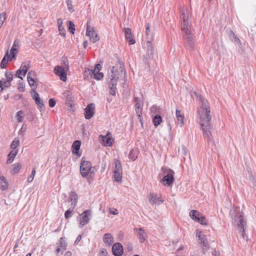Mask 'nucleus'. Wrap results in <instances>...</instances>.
Here are the masks:
<instances>
[{"label":"nucleus","mask_w":256,"mask_h":256,"mask_svg":"<svg viewBox=\"0 0 256 256\" xmlns=\"http://www.w3.org/2000/svg\"><path fill=\"white\" fill-rule=\"evenodd\" d=\"M196 96L199 98L200 106L198 108V114L200 118V126L203 130L204 136L207 138L209 142H212L210 120L212 118L210 113V108L208 101L199 94L194 92Z\"/></svg>","instance_id":"1"},{"label":"nucleus","mask_w":256,"mask_h":256,"mask_svg":"<svg viewBox=\"0 0 256 256\" xmlns=\"http://www.w3.org/2000/svg\"><path fill=\"white\" fill-rule=\"evenodd\" d=\"M180 18L181 20L182 30H186L192 28V14L188 8H183L180 10Z\"/></svg>","instance_id":"2"},{"label":"nucleus","mask_w":256,"mask_h":256,"mask_svg":"<svg viewBox=\"0 0 256 256\" xmlns=\"http://www.w3.org/2000/svg\"><path fill=\"white\" fill-rule=\"evenodd\" d=\"M231 217L237 226H242V228L244 227L246 224L244 214L240 212L239 208H236L234 209L231 213Z\"/></svg>","instance_id":"3"},{"label":"nucleus","mask_w":256,"mask_h":256,"mask_svg":"<svg viewBox=\"0 0 256 256\" xmlns=\"http://www.w3.org/2000/svg\"><path fill=\"white\" fill-rule=\"evenodd\" d=\"M94 169L90 161L86 160L84 157L82 158L80 170L82 177H86L89 173H94Z\"/></svg>","instance_id":"4"},{"label":"nucleus","mask_w":256,"mask_h":256,"mask_svg":"<svg viewBox=\"0 0 256 256\" xmlns=\"http://www.w3.org/2000/svg\"><path fill=\"white\" fill-rule=\"evenodd\" d=\"M92 211L90 210H88L84 211L80 215V227L82 228L90 220Z\"/></svg>","instance_id":"5"},{"label":"nucleus","mask_w":256,"mask_h":256,"mask_svg":"<svg viewBox=\"0 0 256 256\" xmlns=\"http://www.w3.org/2000/svg\"><path fill=\"white\" fill-rule=\"evenodd\" d=\"M184 32V36L186 41V46L192 50L194 48V42L192 38V28L189 29L188 32L186 30H182Z\"/></svg>","instance_id":"6"},{"label":"nucleus","mask_w":256,"mask_h":256,"mask_svg":"<svg viewBox=\"0 0 256 256\" xmlns=\"http://www.w3.org/2000/svg\"><path fill=\"white\" fill-rule=\"evenodd\" d=\"M27 78L30 86L32 88L34 87V88H36L37 87L36 82H37L38 80L36 78V72L34 70L30 71L28 72Z\"/></svg>","instance_id":"7"},{"label":"nucleus","mask_w":256,"mask_h":256,"mask_svg":"<svg viewBox=\"0 0 256 256\" xmlns=\"http://www.w3.org/2000/svg\"><path fill=\"white\" fill-rule=\"evenodd\" d=\"M134 231L136 234L140 242L141 243L144 242L147 238V235L144 230L142 228H134Z\"/></svg>","instance_id":"8"},{"label":"nucleus","mask_w":256,"mask_h":256,"mask_svg":"<svg viewBox=\"0 0 256 256\" xmlns=\"http://www.w3.org/2000/svg\"><path fill=\"white\" fill-rule=\"evenodd\" d=\"M54 73L60 76L61 80L66 82V74L64 68L59 66H56L54 70Z\"/></svg>","instance_id":"9"},{"label":"nucleus","mask_w":256,"mask_h":256,"mask_svg":"<svg viewBox=\"0 0 256 256\" xmlns=\"http://www.w3.org/2000/svg\"><path fill=\"white\" fill-rule=\"evenodd\" d=\"M112 252L115 256H121L124 253L122 244L119 242L114 244L112 247Z\"/></svg>","instance_id":"10"},{"label":"nucleus","mask_w":256,"mask_h":256,"mask_svg":"<svg viewBox=\"0 0 256 256\" xmlns=\"http://www.w3.org/2000/svg\"><path fill=\"white\" fill-rule=\"evenodd\" d=\"M86 34L90 37V40L92 43L96 42L99 40L97 34L92 29L91 30L90 27L88 26H87Z\"/></svg>","instance_id":"11"},{"label":"nucleus","mask_w":256,"mask_h":256,"mask_svg":"<svg viewBox=\"0 0 256 256\" xmlns=\"http://www.w3.org/2000/svg\"><path fill=\"white\" fill-rule=\"evenodd\" d=\"M198 236L199 238L200 244H202V250L204 251L207 250L209 248V245L206 236L202 234V232H200L198 234Z\"/></svg>","instance_id":"12"},{"label":"nucleus","mask_w":256,"mask_h":256,"mask_svg":"<svg viewBox=\"0 0 256 256\" xmlns=\"http://www.w3.org/2000/svg\"><path fill=\"white\" fill-rule=\"evenodd\" d=\"M94 104H88L85 108V118L87 120L90 119L94 114Z\"/></svg>","instance_id":"13"},{"label":"nucleus","mask_w":256,"mask_h":256,"mask_svg":"<svg viewBox=\"0 0 256 256\" xmlns=\"http://www.w3.org/2000/svg\"><path fill=\"white\" fill-rule=\"evenodd\" d=\"M124 32L125 34V37L126 40L129 42L130 44H135L136 41L134 38V36L132 34V30L129 28H124Z\"/></svg>","instance_id":"14"},{"label":"nucleus","mask_w":256,"mask_h":256,"mask_svg":"<svg viewBox=\"0 0 256 256\" xmlns=\"http://www.w3.org/2000/svg\"><path fill=\"white\" fill-rule=\"evenodd\" d=\"M174 174H168L165 175L161 180V182H163L165 186H170L174 181Z\"/></svg>","instance_id":"15"},{"label":"nucleus","mask_w":256,"mask_h":256,"mask_svg":"<svg viewBox=\"0 0 256 256\" xmlns=\"http://www.w3.org/2000/svg\"><path fill=\"white\" fill-rule=\"evenodd\" d=\"M78 202V196L74 192H71L69 194V198H68V202H70V206L72 207V209H74L76 206Z\"/></svg>","instance_id":"16"},{"label":"nucleus","mask_w":256,"mask_h":256,"mask_svg":"<svg viewBox=\"0 0 256 256\" xmlns=\"http://www.w3.org/2000/svg\"><path fill=\"white\" fill-rule=\"evenodd\" d=\"M32 95L33 99L35 100L36 104L40 108H42L44 106V103L42 100L40 99L39 94L34 89H32Z\"/></svg>","instance_id":"17"},{"label":"nucleus","mask_w":256,"mask_h":256,"mask_svg":"<svg viewBox=\"0 0 256 256\" xmlns=\"http://www.w3.org/2000/svg\"><path fill=\"white\" fill-rule=\"evenodd\" d=\"M102 143L104 146H110L112 145L113 139L108 133L104 136H102Z\"/></svg>","instance_id":"18"},{"label":"nucleus","mask_w":256,"mask_h":256,"mask_svg":"<svg viewBox=\"0 0 256 256\" xmlns=\"http://www.w3.org/2000/svg\"><path fill=\"white\" fill-rule=\"evenodd\" d=\"M67 244L64 238H60L59 240V242L58 244V248L56 250V252L58 254L60 252H62L66 248Z\"/></svg>","instance_id":"19"},{"label":"nucleus","mask_w":256,"mask_h":256,"mask_svg":"<svg viewBox=\"0 0 256 256\" xmlns=\"http://www.w3.org/2000/svg\"><path fill=\"white\" fill-rule=\"evenodd\" d=\"M81 142L80 140H75L72 144V152L76 154L78 156H81V153L80 152L79 150L80 147Z\"/></svg>","instance_id":"20"},{"label":"nucleus","mask_w":256,"mask_h":256,"mask_svg":"<svg viewBox=\"0 0 256 256\" xmlns=\"http://www.w3.org/2000/svg\"><path fill=\"white\" fill-rule=\"evenodd\" d=\"M103 242L108 246H110L114 242V238L110 233H106L104 235Z\"/></svg>","instance_id":"21"},{"label":"nucleus","mask_w":256,"mask_h":256,"mask_svg":"<svg viewBox=\"0 0 256 256\" xmlns=\"http://www.w3.org/2000/svg\"><path fill=\"white\" fill-rule=\"evenodd\" d=\"M14 58L10 56H8V50L6 52V55L2 58L0 66L2 68H6V66L7 65L8 62H11Z\"/></svg>","instance_id":"22"},{"label":"nucleus","mask_w":256,"mask_h":256,"mask_svg":"<svg viewBox=\"0 0 256 256\" xmlns=\"http://www.w3.org/2000/svg\"><path fill=\"white\" fill-rule=\"evenodd\" d=\"M119 78V72L117 69L114 67L112 66L110 72L108 74V80L109 79H116L118 80Z\"/></svg>","instance_id":"23"},{"label":"nucleus","mask_w":256,"mask_h":256,"mask_svg":"<svg viewBox=\"0 0 256 256\" xmlns=\"http://www.w3.org/2000/svg\"><path fill=\"white\" fill-rule=\"evenodd\" d=\"M160 198V196L156 193H150L148 196L149 202L152 204H156L159 200Z\"/></svg>","instance_id":"24"},{"label":"nucleus","mask_w":256,"mask_h":256,"mask_svg":"<svg viewBox=\"0 0 256 256\" xmlns=\"http://www.w3.org/2000/svg\"><path fill=\"white\" fill-rule=\"evenodd\" d=\"M8 182L4 176H0V189L5 190L8 188Z\"/></svg>","instance_id":"25"},{"label":"nucleus","mask_w":256,"mask_h":256,"mask_svg":"<svg viewBox=\"0 0 256 256\" xmlns=\"http://www.w3.org/2000/svg\"><path fill=\"white\" fill-rule=\"evenodd\" d=\"M147 54L149 58H152L154 55V48L150 40L146 42Z\"/></svg>","instance_id":"26"},{"label":"nucleus","mask_w":256,"mask_h":256,"mask_svg":"<svg viewBox=\"0 0 256 256\" xmlns=\"http://www.w3.org/2000/svg\"><path fill=\"white\" fill-rule=\"evenodd\" d=\"M190 216L194 220L197 222L199 220L200 216V213L196 210H192L190 212Z\"/></svg>","instance_id":"27"},{"label":"nucleus","mask_w":256,"mask_h":256,"mask_svg":"<svg viewBox=\"0 0 256 256\" xmlns=\"http://www.w3.org/2000/svg\"><path fill=\"white\" fill-rule=\"evenodd\" d=\"M176 115L178 120L180 123V126H182L184 124L183 120L184 118V114L180 110H176Z\"/></svg>","instance_id":"28"},{"label":"nucleus","mask_w":256,"mask_h":256,"mask_svg":"<svg viewBox=\"0 0 256 256\" xmlns=\"http://www.w3.org/2000/svg\"><path fill=\"white\" fill-rule=\"evenodd\" d=\"M249 174V178L252 182L254 188H256V173L252 174L250 170H248Z\"/></svg>","instance_id":"29"},{"label":"nucleus","mask_w":256,"mask_h":256,"mask_svg":"<svg viewBox=\"0 0 256 256\" xmlns=\"http://www.w3.org/2000/svg\"><path fill=\"white\" fill-rule=\"evenodd\" d=\"M18 46V42L17 40H16L13 44V46L10 50V55H12V57L14 58L16 56V53L15 51H18L16 47Z\"/></svg>","instance_id":"30"},{"label":"nucleus","mask_w":256,"mask_h":256,"mask_svg":"<svg viewBox=\"0 0 256 256\" xmlns=\"http://www.w3.org/2000/svg\"><path fill=\"white\" fill-rule=\"evenodd\" d=\"M18 154V150H12L9 154H8V160H7V163H11L13 160H14L15 156Z\"/></svg>","instance_id":"31"},{"label":"nucleus","mask_w":256,"mask_h":256,"mask_svg":"<svg viewBox=\"0 0 256 256\" xmlns=\"http://www.w3.org/2000/svg\"><path fill=\"white\" fill-rule=\"evenodd\" d=\"M134 100L135 102V107L136 108H143L144 105V101L143 100L138 97H134Z\"/></svg>","instance_id":"32"},{"label":"nucleus","mask_w":256,"mask_h":256,"mask_svg":"<svg viewBox=\"0 0 256 256\" xmlns=\"http://www.w3.org/2000/svg\"><path fill=\"white\" fill-rule=\"evenodd\" d=\"M114 164V172H122V164L119 160H115Z\"/></svg>","instance_id":"33"},{"label":"nucleus","mask_w":256,"mask_h":256,"mask_svg":"<svg viewBox=\"0 0 256 256\" xmlns=\"http://www.w3.org/2000/svg\"><path fill=\"white\" fill-rule=\"evenodd\" d=\"M12 173L14 174H17L20 170L22 166L20 162L16 163L12 166Z\"/></svg>","instance_id":"34"},{"label":"nucleus","mask_w":256,"mask_h":256,"mask_svg":"<svg viewBox=\"0 0 256 256\" xmlns=\"http://www.w3.org/2000/svg\"><path fill=\"white\" fill-rule=\"evenodd\" d=\"M153 123L155 126H158L162 122V118L159 115H156L153 118Z\"/></svg>","instance_id":"35"},{"label":"nucleus","mask_w":256,"mask_h":256,"mask_svg":"<svg viewBox=\"0 0 256 256\" xmlns=\"http://www.w3.org/2000/svg\"><path fill=\"white\" fill-rule=\"evenodd\" d=\"M28 66L26 65V63H22L20 68V70L22 71L23 72V76L24 77L28 70Z\"/></svg>","instance_id":"36"},{"label":"nucleus","mask_w":256,"mask_h":256,"mask_svg":"<svg viewBox=\"0 0 256 256\" xmlns=\"http://www.w3.org/2000/svg\"><path fill=\"white\" fill-rule=\"evenodd\" d=\"M114 178L116 182L121 180L122 178V172H114Z\"/></svg>","instance_id":"37"},{"label":"nucleus","mask_w":256,"mask_h":256,"mask_svg":"<svg viewBox=\"0 0 256 256\" xmlns=\"http://www.w3.org/2000/svg\"><path fill=\"white\" fill-rule=\"evenodd\" d=\"M161 171L165 175L168 174H174V172L172 170L165 166L162 167Z\"/></svg>","instance_id":"38"},{"label":"nucleus","mask_w":256,"mask_h":256,"mask_svg":"<svg viewBox=\"0 0 256 256\" xmlns=\"http://www.w3.org/2000/svg\"><path fill=\"white\" fill-rule=\"evenodd\" d=\"M110 88V94L112 96H115L116 90V85L108 84Z\"/></svg>","instance_id":"39"},{"label":"nucleus","mask_w":256,"mask_h":256,"mask_svg":"<svg viewBox=\"0 0 256 256\" xmlns=\"http://www.w3.org/2000/svg\"><path fill=\"white\" fill-rule=\"evenodd\" d=\"M20 141L18 138H15L10 145V148L14 150L19 145Z\"/></svg>","instance_id":"40"},{"label":"nucleus","mask_w":256,"mask_h":256,"mask_svg":"<svg viewBox=\"0 0 256 256\" xmlns=\"http://www.w3.org/2000/svg\"><path fill=\"white\" fill-rule=\"evenodd\" d=\"M66 3L68 6V11L72 13L74 12V8L72 5V0H66Z\"/></svg>","instance_id":"41"},{"label":"nucleus","mask_w":256,"mask_h":256,"mask_svg":"<svg viewBox=\"0 0 256 256\" xmlns=\"http://www.w3.org/2000/svg\"><path fill=\"white\" fill-rule=\"evenodd\" d=\"M6 18V12H2L0 14V28L2 26Z\"/></svg>","instance_id":"42"},{"label":"nucleus","mask_w":256,"mask_h":256,"mask_svg":"<svg viewBox=\"0 0 256 256\" xmlns=\"http://www.w3.org/2000/svg\"><path fill=\"white\" fill-rule=\"evenodd\" d=\"M68 30L72 32V34H74L75 32L74 24L72 21H69L68 22Z\"/></svg>","instance_id":"43"},{"label":"nucleus","mask_w":256,"mask_h":256,"mask_svg":"<svg viewBox=\"0 0 256 256\" xmlns=\"http://www.w3.org/2000/svg\"><path fill=\"white\" fill-rule=\"evenodd\" d=\"M199 218V220H197L198 222H199L200 223V224H202V225H207L208 224V222H206V218L203 216L201 214H200V218Z\"/></svg>","instance_id":"44"},{"label":"nucleus","mask_w":256,"mask_h":256,"mask_svg":"<svg viewBox=\"0 0 256 256\" xmlns=\"http://www.w3.org/2000/svg\"><path fill=\"white\" fill-rule=\"evenodd\" d=\"M36 172L35 168H33V170L32 172V173H31V175L28 176L27 178V181L28 182H31L33 180L34 176L36 174Z\"/></svg>","instance_id":"45"},{"label":"nucleus","mask_w":256,"mask_h":256,"mask_svg":"<svg viewBox=\"0 0 256 256\" xmlns=\"http://www.w3.org/2000/svg\"><path fill=\"white\" fill-rule=\"evenodd\" d=\"M24 112L22 110H19L16 114L17 120L18 122H22V114Z\"/></svg>","instance_id":"46"},{"label":"nucleus","mask_w":256,"mask_h":256,"mask_svg":"<svg viewBox=\"0 0 256 256\" xmlns=\"http://www.w3.org/2000/svg\"><path fill=\"white\" fill-rule=\"evenodd\" d=\"M146 34L148 40L152 38V34L150 33L149 24H148L146 26Z\"/></svg>","instance_id":"47"},{"label":"nucleus","mask_w":256,"mask_h":256,"mask_svg":"<svg viewBox=\"0 0 256 256\" xmlns=\"http://www.w3.org/2000/svg\"><path fill=\"white\" fill-rule=\"evenodd\" d=\"M142 108H136V109H135L136 112V114L138 115V116L140 120L142 123V120L140 119V118H141V116L142 114Z\"/></svg>","instance_id":"48"},{"label":"nucleus","mask_w":256,"mask_h":256,"mask_svg":"<svg viewBox=\"0 0 256 256\" xmlns=\"http://www.w3.org/2000/svg\"><path fill=\"white\" fill-rule=\"evenodd\" d=\"M5 76L8 81L11 82L13 79V74L12 72H6Z\"/></svg>","instance_id":"49"},{"label":"nucleus","mask_w":256,"mask_h":256,"mask_svg":"<svg viewBox=\"0 0 256 256\" xmlns=\"http://www.w3.org/2000/svg\"><path fill=\"white\" fill-rule=\"evenodd\" d=\"M104 77V74L102 72H100L94 74V78L96 80H100Z\"/></svg>","instance_id":"50"},{"label":"nucleus","mask_w":256,"mask_h":256,"mask_svg":"<svg viewBox=\"0 0 256 256\" xmlns=\"http://www.w3.org/2000/svg\"><path fill=\"white\" fill-rule=\"evenodd\" d=\"M134 150H132L130 151L128 155L129 158L133 160H134L137 158V156L134 154Z\"/></svg>","instance_id":"51"},{"label":"nucleus","mask_w":256,"mask_h":256,"mask_svg":"<svg viewBox=\"0 0 256 256\" xmlns=\"http://www.w3.org/2000/svg\"><path fill=\"white\" fill-rule=\"evenodd\" d=\"M239 228H240V232H242V238L244 240L247 239V236H246V232L244 230V227H242V226H237Z\"/></svg>","instance_id":"52"},{"label":"nucleus","mask_w":256,"mask_h":256,"mask_svg":"<svg viewBox=\"0 0 256 256\" xmlns=\"http://www.w3.org/2000/svg\"><path fill=\"white\" fill-rule=\"evenodd\" d=\"M58 30L60 32V34L61 36L64 37L66 34V30L62 26H58Z\"/></svg>","instance_id":"53"},{"label":"nucleus","mask_w":256,"mask_h":256,"mask_svg":"<svg viewBox=\"0 0 256 256\" xmlns=\"http://www.w3.org/2000/svg\"><path fill=\"white\" fill-rule=\"evenodd\" d=\"M74 209L72 208V207H70L69 209L67 210L64 214V217L66 219H68L70 216L72 212Z\"/></svg>","instance_id":"54"},{"label":"nucleus","mask_w":256,"mask_h":256,"mask_svg":"<svg viewBox=\"0 0 256 256\" xmlns=\"http://www.w3.org/2000/svg\"><path fill=\"white\" fill-rule=\"evenodd\" d=\"M18 90L20 92H24V86L23 82H18Z\"/></svg>","instance_id":"55"},{"label":"nucleus","mask_w":256,"mask_h":256,"mask_svg":"<svg viewBox=\"0 0 256 256\" xmlns=\"http://www.w3.org/2000/svg\"><path fill=\"white\" fill-rule=\"evenodd\" d=\"M232 40L234 41V42L240 44V39L236 37V36L234 34L233 32H232Z\"/></svg>","instance_id":"56"},{"label":"nucleus","mask_w":256,"mask_h":256,"mask_svg":"<svg viewBox=\"0 0 256 256\" xmlns=\"http://www.w3.org/2000/svg\"><path fill=\"white\" fill-rule=\"evenodd\" d=\"M2 80H3V85L2 86L4 88H8L10 86V82L8 81L5 79L3 78Z\"/></svg>","instance_id":"57"},{"label":"nucleus","mask_w":256,"mask_h":256,"mask_svg":"<svg viewBox=\"0 0 256 256\" xmlns=\"http://www.w3.org/2000/svg\"><path fill=\"white\" fill-rule=\"evenodd\" d=\"M56 102L54 98H50L48 101L49 106L50 108H53L56 105Z\"/></svg>","instance_id":"58"},{"label":"nucleus","mask_w":256,"mask_h":256,"mask_svg":"<svg viewBox=\"0 0 256 256\" xmlns=\"http://www.w3.org/2000/svg\"><path fill=\"white\" fill-rule=\"evenodd\" d=\"M22 75L23 76V72L20 69L18 70L16 72V74H15V76H17V77L20 78V79L22 80L23 78L22 76Z\"/></svg>","instance_id":"59"},{"label":"nucleus","mask_w":256,"mask_h":256,"mask_svg":"<svg viewBox=\"0 0 256 256\" xmlns=\"http://www.w3.org/2000/svg\"><path fill=\"white\" fill-rule=\"evenodd\" d=\"M86 72H88V74H90L91 76H92V75L94 76V74H96L98 72H97V70H96V69L94 68V70L88 69V70L86 71Z\"/></svg>","instance_id":"60"},{"label":"nucleus","mask_w":256,"mask_h":256,"mask_svg":"<svg viewBox=\"0 0 256 256\" xmlns=\"http://www.w3.org/2000/svg\"><path fill=\"white\" fill-rule=\"evenodd\" d=\"M107 81L108 83V84H111L113 85H116L117 84V81L118 80L116 79H109L108 80L107 79Z\"/></svg>","instance_id":"61"},{"label":"nucleus","mask_w":256,"mask_h":256,"mask_svg":"<svg viewBox=\"0 0 256 256\" xmlns=\"http://www.w3.org/2000/svg\"><path fill=\"white\" fill-rule=\"evenodd\" d=\"M182 152L185 156L187 154V150L184 146L182 145L181 147Z\"/></svg>","instance_id":"62"},{"label":"nucleus","mask_w":256,"mask_h":256,"mask_svg":"<svg viewBox=\"0 0 256 256\" xmlns=\"http://www.w3.org/2000/svg\"><path fill=\"white\" fill-rule=\"evenodd\" d=\"M100 256H108V252L106 250L102 249L100 251Z\"/></svg>","instance_id":"63"},{"label":"nucleus","mask_w":256,"mask_h":256,"mask_svg":"<svg viewBox=\"0 0 256 256\" xmlns=\"http://www.w3.org/2000/svg\"><path fill=\"white\" fill-rule=\"evenodd\" d=\"M96 70H97V72H99L102 69V66L100 64H98L96 65L95 68Z\"/></svg>","instance_id":"64"}]
</instances>
